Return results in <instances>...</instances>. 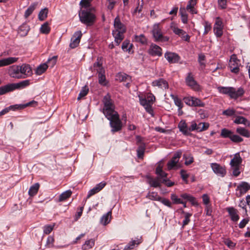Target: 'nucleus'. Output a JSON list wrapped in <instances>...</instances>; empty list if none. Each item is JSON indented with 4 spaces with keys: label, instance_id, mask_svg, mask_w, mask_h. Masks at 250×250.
<instances>
[{
    "label": "nucleus",
    "instance_id": "57",
    "mask_svg": "<svg viewBox=\"0 0 250 250\" xmlns=\"http://www.w3.org/2000/svg\"><path fill=\"white\" fill-rule=\"evenodd\" d=\"M54 225H46L44 227L43 232L46 234H49L53 230Z\"/></svg>",
    "mask_w": 250,
    "mask_h": 250
},
{
    "label": "nucleus",
    "instance_id": "16",
    "mask_svg": "<svg viewBox=\"0 0 250 250\" xmlns=\"http://www.w3.org/2000/svg\"><path fill=\"white\" fill-rule=\"evenodd\" d=\"M152 85L153 86H158L159 88L165 89L168 87L167 81L162 78L154 81L152 83Z\"/></svg>",
    "mask_w": 250,
    "mask_h": 250
},
{
    "label": "nucleus",
    "instance_id": "49",
    "mask_svg": "<svg viewBox=\"0 0 250 250\" xmlns=\"http://www.w3.org/2000/svg\"><path fill=\"white\" fill-rule=\"evenodd\" d=\"M172 31L176 35H178L181 38L186 33V32L183 29H180L175 26L172 28Z\"/></svg>",
    "mask_w": 250,
    "mask_h": 250
},
{
    "label": "nucleus",
    "instance_id": "31",
    "mask_svg": "<svg viewBox=\"0 0 250 250\" xmlns=\"http://www.w3.org/2000/svg\"><path fill=\"white\" fill-rule=\"evenodd\" d=\"M95 245V241L93 239L87 240L85 242L84 244L82 246V249L86 250L91 249Z\"/></svg>",
    "mask_w": 250,
    "mask_h": 250
},
{
    "label": "nucleus",
    "instance_id": "29",
    "mask_svg": "<svg viewBox=\"0 0 250 250\" xmlns=\"http://www.w3.org/2000/svg\"><path fill=\"white\" fill-rule=\"evenodd\" d=\"M236 131L237 133L244 137L247 138H249L250 137V134L249 131L245 128L242 127H238L236 128Z\"/></svg>",
    "mask_w": 250,
    "mask_h": 250
},
{
    "label": "nucleus",
    "instance_id": "25",
    "mask_svg": "<svg viewBox=\"0 0 250 250\" xmlns=\"http://www.w3.org/2000/svg\"><path fill=\"white\" fill-rule=\"evenodd\" d=\"M20 67H21V74H22V76H25L26 78L31 75L32 69L29 65L23 64Z\"/></svg>",
    "mask_w": 250,
    "mask_h": 250
},
{
    "label": "nucleus",
    "instance_id": "41",
    "mask_svg": "<svg viewBox=\"0 0 250 250\" xmlns=\"http://www.w3.org/2000/svg\"><path fill=\"white\" fill-rule=\"evenodd\" d=\"M47 13H48V9L46 8H45L40 12L38 17L40 21H43L47 17Z\"/></svg>",
    "mask_w": 250,
    "mask_h": 250
},
{
    "label": "nucleus",
    "instance_id": "46",
    "mask_svg": "<svg viewBox=\"0 0 250 250\" xmlns=\"http://www.w3.org/2000/svg\"><path fill=\"white\" fill-rule=\"evenodd\" d=\"M88 91L89 89L87 86L85 85L83 87L82 89L81 90L79 94L77 99L79 100L85 96L87 94Z\"/></svg>",
    "mask_w": 250,
    "mask_h": 250
},
{
    "label": "nucleus",
    "instance_id": "1",
    "mask_svg": "<svg viewBox=\"0 0 250 250\" xmlns=\"http://www.w3.org/2000/svg\"><path fill=\"white\" fill-rule=\"evenodd\" d=\"M106 115L105 117L109 121V125L111 128V131L112 133L119 132L122 129L123 123L119 118L118 112Z\"/></svg>",
    "mask_w": 250,
    "mask_h": 250
},
{
    "label": "nucleus",
    "instance_id": "38",
    "mask_svg": "<svg viewBox=\"0 0 250 250\" xmlns=\"http://www.w3.org/2000/svg\"><path fill=\"white\" fill-rule=\"evenodd\" d=\"M232 132L228 129L223 128L221 130V136L224 138H229L230 139Z\"/></svg>",
    "mask_w": 250,
    "mask_h": 250
},
{
    "label": "nucleus",
    "instance_id": "13",
    "mask_svg": "<svg viewBox=\"0 0 250 250\" xmlns=\"http://www.w3.org/2000/svg\"><path fill=\"white\" fill-rule=\"evenodd\" d=\"M165 58L170 63H175L178 62L180 57L175 53L167 52L165 54Z\"/></svg>",
    "mask_w": 250,
    "mask_h": 250
},
{
    "label": "nucleus",
    "instance_id": "23",
    "mask_svg": "<svg viewBox=\"0 0 250 250\" xmlns=\"http://www.w3.org/2000/svg\"><path fill=\"white\" fill-rule=\"evenodd\" d=\"M242 162V159L239 153H237L234 155L233 158L230 161V165L231 167H240Z\"/></svg>",
    "mask_w": 250,
    "mask_h": 250
},
{
    "label": "nucleus",
    "instance_id": "43",
    "mask_svg": "<svg viewBox=\"0 0 250 250\" xmlns=\"http://www.w3.org/2000/svg\"><path fill=\"white\" fill-rule=\"evenodd\" d=\"M38 105V102L35 101H32L26 104H18V109H21L28 106H36Z\"/></svg>",
    "mask_w": 250,
    "mask_h": 250
},
{
    "label": "nucleus",
    "instance_id": "44",
    "mask_svg": "<svg viewBox=\"0 0 250 250\" xmlns=\"http://www.w3.org/2000/svg\"><path fill=\"white\" fill-rule=\"evenodd\" d=\"M191 104L192 106L204 107L205 104L202 102L199 99L193 97V101Z\"/></svg>",
    "mask_w": 250,
    "mask_h": 250
},
{
    "label": "nucleus",
    "instance_id": "30",
    "mask_svg": "<svg viewBox=\"0 0 250 250\" xmlns=\"http://www.w3.org/2000/svg\"><path fill=\"white\" fill-rule=\"evenodd\" d=\"M48 66L46 63H43L40 64L37 67L36 70V73L37 75H40L43 73L47 69Z\"/></svg>",
    "mask_w": 250,
    "mask_h": 250
},
{
    "label": "nucleus",
    "instance_id": "37",
    "mask_svg": "<svg viewBox=\"0 0 250 250\" xmlns=\"http://www.w3.org/2000/svg\"><path fill=\"white\" fill-rule=\"evenodd\" d=\"M134 40L136 42H140L142 44H146L147 43V39L143 34L135 35Z\"/></svg>",
    "mask_w": 250,
    "mask_h": 250
},
{
    "label": "nucleus",
    "instance_id": "2",
    "mask_svg": "<svg viewBox=\"0 0 250 250\" xmlns=\"http://www.w3.org/2000/svg\"><path fill=\"white\" fill-rule=\"evenodd\" d=\"M29 80H24L18 83H12L0 87V95L13 91L15 89L23 88L29 85Z\"/></svg>",
    "mask_w": 250,
    "mask_h": 250
},
{
    "label": "nucleus",
    "instance_id": "20",
    "mask_svg": "<svg viewBox=\"0 0 250 250\" xmlns=\"http://www.w3.org/2000/svg\"><path fill=\"white\" fill-rule=\"evenodd\" d=\"M19 58L16 57H9L0 60V67L7 66L15 63L17 62Z\"/></svg>",
    "mask_w": 250,
    "mask_h": 250
},
{
    "label": "nucleus",
    "instance_id": "39",
    "mask_svg": "<svg viewBox=\"0 0 250 250\" xmlns=\"http://www.w3.org/2000/svg\"><path fill=\"white\" fill-rule=\"evenodd\" d=\"M18 109V104L10 105L0 112V117L8 113L10 110H16Z\"/></svg>",
    "mask_w": 250,
    "mask_h": 250
},
{
    "label": "nucleus",
    "instance_id": "58",
    "mask_svg": "<svg viewBox=\"0 0 250 250\" xmlns=\"http://www.w3.org/2000/svg\"><path fill=\"white\" fill-rule=\"evenodd\" d=\"M57 59V56H53L52 58L48 59V66L53 67L55 65V64L56 63Z\"/></svg>",
    "mask_w": 250,
    "mask_h": 250
},
{
    "label": "nucleus",
    "instance_id": "12",
    "mask_svg": "<svg viewBox=\"0 0 250 250\" xmlns=\"http://www.w3.org/2000/svg\"><path fill=\"white\" fill-rule=\"evenodd\" d=\"M148 54L152 56H161L162 55V49L158 45L152 43L148 50Z\"/></svg>",
    "mask_w": 250,
    "mask_h": 250
},
{
    "label": "nucleus",
    "instance_id": "14",
    "mask_svg": "<svg viewBox=\"0 0 250 250\" xmlns=\"http://www.w3.org/2000/svg\"><path fill=\"white\" fill-rule=\"evenodd\" d=\"M244 93L245 91L242 87H240L236 90L234 87H231L230 98L236 100L239 97H242L244 95Z\"/></svg>",
    "mask_w": 250,
    "mask_h": 250
},
{
    "label": "nucleus",
    "instance_id": "22",
    "mask_svg": "<svg viewBox=\"0 0 250 250\" xmlns=\"http://www.w3.org/2000/svg\"><path fill=\"white\" fill-rule=\"evenodd\" d=\"M148 183L151 187L154 188L160 187L161 186V183H162V181L160 179V178L157 177L155 178H153L151 177H148Z\"/></svg>",
    "mask_w": 250,
    "mask_h": 250
},
{
    "label": "nucleus",
    "instance_id": "21",
    "mask_svg": "<svg viewBox=\"0 0 250 250\" xmlns=\"http://www.w3.org/2000/svg\"><path fill=\"white\" fill-rule=\"evenodd\" d=\"M114 25L115 28V30L114 31H122L123 32H125L126 29L124 25L121 22L119 17H116L114 21Z\"/></svg>",
    "mask_w": 250,
    "mask_h": 250
},
{
    "label": "nucleus",
    "instance_id": "60",
    "mask_svg": "<svg viewBox=\"0 0 250 250\" xmlns=\"http://www.w3.org/2000/svg\"><path fill=\"white\" fill-rule=\"evenodd\" d=\"M240 167H231L232 170V175L235 177H237L240 173L239 169Z\"/></svg>",
    "mask_w": 250,
    "mask_h": 250
},
{
    "label": "nucleus",
    "instance_id": "11",
    "mask_svg": "<svg viewBox=\"0 0 250 250\" xmlns=\"http://www.w3.org/2000/svg\"><path fill=\"white\" fill-rule=\"evenodd\" d=\"M211 167L213 172L218 175L224 177L226 174L225 167L217 163L211 164Z\"/></svg>",
    "mask_w": 250,
    "mask_h": 250
},
{
    "label": "nucleus",
    "instance_id": "59",
    "mask_svg": "<svg viewBox=\"0 0 250 250\" xmlns=\"http://www.w3.org/2000/svg\"><path fill=\"white\" fill-rule=\"evenodd\" d=\"M197 124L195 122V121H192L191 122V125L188 127V131L189 133H190L191 131H197Z\"/></svg>",
    "mask_w": 250,
    "mask_h": 250
},
{
    "label": "nucleus",
    "instance_id": "6",
    "mask_svg": "<svg viewBox=\"0 0 250 250\" xmlns=\"http://www.w3.org/2000/svg\"><path fill=\"white\" fill-rule=\"evenodd\" d=\"M250 189V185L246 182H241L236 188V195L238 197H241Z\"/></svg>",
    "mask_w": 250,
    "mask_h": 250
},
{
    "label": "nucleus",
    "instance_id": "7",
    "mask_svg": "<svg viewBox=\"0 0 250 250\" xmlns=\"http://www.w3.org/2000/svg\"><path fill=\"white\" fill-rule=\"evenodd\" d=\"M21 70L20 66L13 65L9 70L10 75L11 77L17 79L25 78V77L22 76V74H21Z\"/></svg>",
    "mask_w": 250,
    "mask_h": 250
},
{
    "label": "nucleus",
    "instance_id": "62",
    "mask_svg": "<svg viewBox=\"0 0 250 250\" xmlns=\"http://www.w3.org/2000/svg\"><path fill=\"white\" fill-rule=\"evenodd\" d=\"M146 99L150 104H152L155 100V96L151 93H148Z\"/></svg>",
    "mask_w": 250,
    "mask_h": 250
},
{
    "label": "nucleus",
    "instance_id": "54",
    "mask_svg": "<svg viewBox=\"0 0 250 250\" xmlns=\"http://www.w3.org/2000/svg\"><path fill=\"white\" fill-rule=\"evenodd\" d=\"M235 110L233 109H227L223 111L222 114L227 116H231L235 114Z\"/></svg>",
    "mask_w": 250,
    "mask_h": 250
},
{
    "label": "nucleus",
    "instance_id": "15",
    "mask_svg": "<svg viewBox=\"0 0 250 250\" xmlns=\"http://www.w3.org/2000/svg\"><path fill=\"white\" fill-rule=\"evenodd\" d=\"M186 84L193 89H196L198 87V84L196 81L194 80L193 75L191 72L188 74V76L186 78Z\"/></svg>",
    "mask_w": 250,
    "mask_h": 250
},
{
    "label": "nucleus",
    "instance_id": "27",
    "mask_svg": "<svg viewBox=\"0 0 250 250\" xmlns=\"http://www.w3.org/2000/svg\"><path fill=\"white\" fill-rule=\"evenodd\" d=\"M40 184L38 183H35L33 186H32L28 191V194L30 196H34L35 195L39 189Z\"/></svg>",
    "mask_w": 250,
    "mask_h": 250
},
{
    "label": "nucleus",
    "instance_id": "36",
    "mask_svg": "<svg viewBox=\"0 0 250 250\" xmlns=\"http://www.w3.org/2000/svg\"><path fill=\"white\" fill-rule=\"evenodd\" d=\"M37 6V3H32L25 11L24 14V17L25 18H28L34 11L35 9L36 6Z\"/></svg>",
    "mask_w": 250,
    "mask_h": 250
},
{
    "label": "nucleus",
    "instance_id": "32",
    "mask_svg": "<svg viewBox=\"0 0 250 250\" xmlns=\"http://www.w3.org/2000/svg\"><path fill=\"white\" fill-rule=\"evenodd\" d=\"M141 243V239H137V240H132L124 248L125 250L133 249L135 245H139Z\"/></svg>",
    "mask_w": 250,
    "mask_h": 250
},
{
    "label": "nucleus",
    "instance_id": "48",
    "mask_svg": "<svg viewBox=\"0 0 250 250\" xmlns=\"http://www.w3.org/2000/svg\"><path fill=\"white\" fill-rule=\"evenodd\" d=\"M145 150V146L144 145H141L139 146L137 150V156L139 158H142Z\"/></svg>",
    "mask_w": 250,
    "mask_h": 250
},
{
    "label": "nucleus",
    "instance_id": "19",
    "mask_svg": "<svg viewBox=\"0 0 250 250\" xmlns=\"http://www.w3.org/2000/svg\"><path fill=\"white\" fill-rule=\"evenodd\" d=\"M125 32L119 31H113L112 35L114 37V41L117 45H119L124 39V34Z\"/></svg>",
    "mask_w": 250,
    "mask_h": 250
},
{
    "label": "nucleus",
    "instance_id": "52",
    "mask_svg": "<svg viewBox=\"0 0 250 250\" xmlns=\"http://www.w3.org/2000/svg\"><path fill=\"white\" fill-rule=\"evenodd\" d=\"M180 13L181 16V20L184 23H187L188 21V15L186 13L185 9H180Z\"/></svg>",
    "mask_w": 250,
    "mask_h": 250
},
{
    "label": "nucleus",
    "instance_id": "5",
    "mask_svg": "<svg viewBox=\"0 0 250 250\" xmlns=\"http://www.w3.org/2000/svg\"><path fill=\"white\" fill-rule=\"evenodd\" d=\"M152 33L155 42H166L169 40L168 37L163 35L161 29L158 24L154 25Z\"/></svg>",
    "mask_w": 250,
    "mask_h": 250
},
{
    "label": "nucleus",
    "instance_id": "50",
    "mask_svg": "<svg viewBox=\"0 0 250 250\" xmlns=\"http://www.w3.org/2000/svg\"><path fill=\"white\" fill-rule=\"evenodd\" d=\"M132 44L130 45L129 42L128 40H125L122 43V48L125 51H130Z\"/></svg>",
    "mask_w": 250,
    "mask_h": 250
},
{
    "label": "nucleus",
    "instance_id": "18",
    "mask_svg": "<svg viewBox=\"0 0 250 250\" xmlns=\"http://www.w3.org/2000/svg\"><path fill=\"white\" fill-rule=\"evenodd\" d=\"M226 210L228 212L232 221L236 222L239 219L237 209L233 207H229L226 208Z\"/></svg>",
    "mask_w": 250,
    "mask_h": 250
},
{
    "label": "nucleus",
    "instance_id": "10",
    "mask_svg": "<svg viewBox=\"0 0 250 250\" xmlns=\"http://www.w3.org/2000/svg\"><path fill=\"white\" fill-rule=\"evenodd\" d=\"M181 155V151H177L174 154L172 159L167 163V168L169 170L174 168V167L177 166Z\"/></svg>",
    "mask_w": 250,
    "mask_h": 250
},
{
    "label": "nucleus",
    "instance_id": "53",
    "mask_svg": "<svg viewBox=\"0 0 250 250\" xmlns=\"http://www.w3.org/2000/svg\"><path fill=\"white\" fill-rule=\"evenodd\" d=\"M99 58L97 59V61H98ZM101 67H103L102 65V63H100L99 61H97L95 62L93 65L91 66L89 68V69L92 71L93 72L94 70H96L97 71V69H99Z\"/></svg>",
    "mask_w": 250,
    "mask_h": 250
},
{
    "label": "nucleus",
    "instance_id": "56",
    "mask_svg": "<svg viewBox=\"0 0 250 250\" xmlns=\"http://www.w3.org/2000/svg\"><path fill=\"white\" fill-rule=\"evenodd\" d=\"M119 79L121 81L124 82H130L131 77L126 74H120L119 75Z\"/></svg>",
    "mask_w": 250,
    "mask_h": 250
},
{
    "label": "nucleus",
    "instance_id": "24",
    "mask_svg": "<svg viewBox=\"0 0 250 250\" xmlns=\"http://www.w3.org/2000/svg\"><path fill=\"white\" fill-rule=\"evenodd\" d=\"M98 73L99 83L100 84L105 85V76L104 75V70L103 67H101L99 69H97Z\"/></svg>",
    "mask_w": 250,
    "mask_h": 250
},
{
    "label": "nucleus",
    "instance_id": "47",
    "mask_svg": "<svg viewBox=\"0 0 250 250\" xmlns=\"http://www.w3.org/2000/svg\"><path fill=\"white\" fill-rule=\"evenodd\" d=\"M41 33L45 34H47L50 31V28L49 27L48 22H46L43 23L41 27Z\"/></svg>",
    "mask_w": 250,
    "mask_h": 250
},
{
    "label": "nucleus",
    "instance_id": "55",
    "mask_svg": "<svg viewBox=\"0 0 250 250\" xmlns=\"http://www.w3.org/2000/svg\"><path fill=\"white\" fill-rule=\"evenodd\" d=\"M230 140L235 143H240L243 141V139L237 135L232 134Z\"/></svg>",
    "mask_w": 250,
    "mask_h": 250
},
{
    "label": "nucleus",
    "instance_id": "26",
    "mask_svg": "<svg viewBox=\"0 0 250 250\" xmlns=\"http://www.w3.org/2000/svg\"><path fill=\"white\" fill-rule=\"evenodd\" d=\"M233 122L236 124H243L247 126H250V122L243 116H237Z\"/></svg>",
    "mask_w": 250,
    "mask_h": 250
},
{
    "label": "nucleus",
    "instance_id": "64",
    "mask_svg": "<svg viewBox=\"0 0 250 250\" xmlns=\"http://www.w3.org/2000/svg\"><path fill=\"white\" fill-rule=\"evenodd\" d=\"M193 97H185L184 98L183 100L186 104L192 106L191 104L193 102Z\"/></svg>",
    "mask_w": 250,
    "mask_h": 250
},
{
    "label": "nucleus",
    "instance_id": "61",
    "mask_svg": "<svg viewBox=\"0 0 250 250\" xmlns=\"http://www.w3.org/2000/svg\"><path fill=\"white\" fill-rule=\"evenodd\" d=\"M205 30L204 32V35H206L211 30V24L208 21H205Z\"/></svg>",
    "mask_w": 250,
    "mask_h": 250
},
{
    "label": "nucleus",
    "instance_id": "45",
    "mask_svg": "<svg viewBox=\"0 0 250 250\" xmlns=\"http://www.w3.org/2000/svg\"><path fill=\"white\" fill-rule=\"evenodd\" d=\"M182 213L185 214V219L183 222V226L187 225L190 222V217L192 216V214L189 212H186L183 210Z\"/></svg>",
    "mask_w": 250,
    "mask_h": 250
},
{
    "label": "nucleus",
    "instance_id": "9",
    "mask_svg": "<svg viewBox=\"0 0 250 250\" xmlns=\"http://www.w3.org/2000/svg\"><path fill=\"white\" fill-rule=\"evenodd\" d=\"M82 36V33L81 31H78L74 34L71 39V42L69 44V46L71 48H75L78 46Z\"/></svg>",
    "mask_w": 250,
    "mask_h": 250
},
{
    "label": "nucleus",
    "instance_id": "63",
    "mask_svg": "<svg viewBox=\"0 0 250 250\" xmlns=\"http://www.w3.org/2000/svg\"><path fill=\"white\" fill-rule=\"evenodd\" d=\"M159 201L168 207H171V203L169 201V200L166 198H162L161 197Z\"/></svg>",
    "mask_w": 250,
    "mask_h": 250
},
{
    "label": "nucleus",
    "instance_id": "3",
    "mask_svg": "<svg viewBox=\"0 0 250 250\" xmlns=\"http://www.w3.org/2000/svg\"><path fill=\"white\" fill-rule=\"evenodd\" d=\"M80 21L87 26L94 24L96 20L95 15L88 10H83L79 14Z\"/></svg>",
    "mask_w": 250,
    "mask_h": 250
},
{
    "label": "nucleus",
    "instance_id": "34",
    "mask_svg": "<svg viewBox=\"0 0 250 250\" xmlns=\"http://www.w3.org/2000/svg\"><path fill=\"white\" fill-rule=\"evenodd\" d=\"M217 89L220 93L227 95L230 97L231 87L219 86Z\"/></svg>",
    "mask_w": 250,
    "mask_h": 250
},
{
    "label": "nucleus",
    "instance_id": "28",
    "mask_svg": "<svg viewBox=\"0 0 250 250\" xmlns=\"http://www.w3.org/2000/svg\"><path fill=\"white\" fill-rule=\"evenodd\" d=\"M240 62H229V67L231 72L232 73L237 74L239 71Z\"/></svg>",
    "mask_w": 250,
    "mask_h": 250
},
{
    "label": "nucleus",
    "instance_id": "42",
    "mask_svg": "<svg viewBox=\"0 0 250 250\" xmlns=\"http://www.w3.org/2000/svg\"><path fill=\"white\" fill-rule=\"evenodd\" d=\"M147 197L150 200L158 201H159L161 198L156 192H149L147 195Z\"/></svg>",
    "mask_w": 250,
    "mask_h": 250
},
{
    "label": "nucleus",
    "instance_id": "8",
    "mask_svg": "<svg viewBox=\"0 0 250 250\" xmlns=\"http://www.w3.org/2000/svg\"><path fill=\"white\" fill-rule=\"evenodd\" d=\"M213 31L217 37H221L223 35L222 21L219 17H217L216 19Z\"/></svg>",
    "mask_w": 250,
    "mask_h": 250
},
{
    "label": "nucleus",
    "instance_id": "33",
    "mask_svg": "<svg viewBox=\"0 0 250 250\" xmlns=\"http://www.w3.org/2000/svg\"><path fill=\"white\" fill-rule=\"evenodd\" d=\"M111 216V211H108L107 213L104 215L103 217L101 218V223L104 225H106L108 223H109L110 221V218Z\"/></svg>",
    "mask_w": 250,
    "mask_h": 250
},
{
    "label": "nucleus",
    "instance_id": "51",
    "mask_svg": "<svg viewBox=\"0 0 250 250\" xmlns=\"http://www.w3.org/2000/svg\"><path fill=\"white\" fill-rule=\"evenodd\" d=\"M170 198L174 204H178L184 203V202L180 198H178L177 196L175 194H171Z\"/></svg>",
    "mask_w": 250,
    "mask_h": 250
},
{
    "label": "nucleus",
    "instance_id": "17",
    "mask_svg": "<svg viewBox=\"0 0 250 250\" xmlns=\"http://www.w3.org/2000/svg\"><path fill=\"white\" fill-rule=\"evenodd\" d=\"M179 130L186 136H191V133H189L188 127L185 120L181 121L178 125Z\"/></svg>",
    "mask_w": 250,
    "mask_h": 250
},
{
    "label": "nucleus",
    "instance_id": "40",
    "mask_svg": "<svg viewBox=\"0 0 250 250\" xmlns=\"http://www.w3.org/2000/svg\"><path fill=\"white\" fill-rule=\"evenodd\" d=\"M170 96L173 100L175 104L179 107V109H180V108H182L183 107V104L181 100L179 99L177 96L174 95H171Z\"/></svg>",
    "mask_w": 250,
    "mask_h": 250
},
{
    "label": "nucleus",
    "instance_id": "4",
    "mask_svg": "<svg viewBox=\"0 0 250 250\" xmlns=\"http://www.w3.org/2000/svg\"><path fill=\"white\" fill-rule=\"evenodd\" d=\"M103 102L104 104L103 113L105 116L114 113V112H117L115 110L114 104L108 93L104 96Z\"/></svg>",
    "mask_w": 250,
    "mask_h": 250
},
{
    "label": "nucleus",
    "instance_id": "35",
    "mask_svg": "<svg viewBox=\"0 0 250 250\" xmlns=\"http://www.w3.org/2000/svg\"><path fill=\"white\" fill-rule=\"evenodd\" d=\"M71 194L72 191L70 190H68L63 192L59 196V201L62 202L65 201L67 198H69Z\"/></svg>",
    "mask_w": 250,
    "mask_h": 250
}]
</instances>
